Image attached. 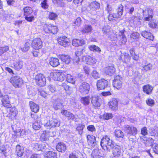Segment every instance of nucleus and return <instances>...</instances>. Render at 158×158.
<instances>
[{"label":"nucleus","instance_id":"nucleus-24","mask_svg":"<svg viewBox=\"0 0 158 158\" xmlns=\"http://www.w3.org/2000/svg\"><path fill=\"white\" fill-rule=\"evenodd\" d=\"M66 148L65 144L63 143H59L56 146V149L59 152H64L65 151Z\"/></svg>","mask_w":158,"mask_h":158},{"label":"nucleus","instance_id":"nucleus-16","mask_svg":"<svg viewBox=\"0 0 158 158\" xmlns=\"http://www.w3.org/2000/svg\"><path fill=\"white\" fill-rule=\"evenodd\" d=\"M118 101L116 98H113L109 102V108L112 110H116L118 108Z\"/></svg>","mask_w":158,"mask_h":158},{"label":"nucleus","instance_id":"nucleus-32","mask_svg":"<svg viewBox=\"0 0 158 158\" xmlns=\"http://www.w3.org/2000/svg\"><path fill=\"white\" fill-rule=\"evenodd\" d=\"M24 15L25 16L30 15L33 12L32 9L29 7H26L23 8Z\"/></svg>","mask_w":158,"mask_h":158},{"label":"nucleus","instance_id":"nucleus-3","mask_svg":"<svg viewBox=\"0 0 158 158\" xmlns=\"http://www.w3.org/2000/svg\"><path fill=\"white\" fill-rule=\"evenodd\" d=\"M124 130L127 135H130L129 137L130 140L135 139V135L137 134V129L135 127L130 125H125L124 126Z\"/></svg>","mask_w":158,"mask_h":158},{"label":"nucleus","instance_id":"nucleus-58","mask_svg":"<svg viewBox=\"0 0 158 158\" xmlns=\"http://www.w3.org/2000/svg\"><path fill=\"white\" fill-rule=\"evenodd\" d=\"M140 34L138 32H134L132 33L130 35V38L133 39H136L139 38Z\"/></svg>","mask_w":158,"mask_h":158},{"label":"nucleus","instance_id":"nucleus-34","mask_svg":"<svg viewBox=\"0 0 158 158\" xmlns=\"http://www.w3.org/2000/svg\"><path fill=\"white\" fill-rule=\"evenodd\" d=\"M45 156L47 158H57V155L56 153L52 151H49L46 153L45 155Z\"/></svg>","mask_w":158,"mask_h":158},{"label":"nucleus","instance_id":"nucleus-23","mask_svg":"<svg viewBox=\"0 0 158 158\" xmlns=\"http://www.w3.org/2000/svg\"><path fill=\"white\" fill-rule=\"evenodd\" d=\"M113 149V153L114 156L116 157L119 156L121 153V150L120 147L117 145H115L114 144V147Z\"/></svg>","mask_w":158,"mask_h":158},{"label":"nucleus","instance_id":"nucleus-30","mask_svg":"<svg viewBox=\"0 0 158 158\" xmlns=\"http://www.w3.org/2000/svg\"><path fill=\"white\" fill-rule=\"evenodd\" d=\"M30 44L28 42H26L24 44L21 46L20 49L23 52L27 51L30 48Z\"/></svg>","mask_w":158,"mask_h":158},{"label":"nucleus","instance_id":"nucleus-52","mask_svg":"<svg viewBox=\"0 0 158 158\" xmlns=\"http://www.w3.org/2000/svg\"><path fill=\"white\" fill-rule=\"evenodd\" d=\"M142 68L143 70L147 71L151 69H152V66L151 64L148 63L146 65L143 66Z\"/></svg>","mask_w":158,"mask_h":158},{"label":"nucleus","instance_id":"nucleus-39","mask_svg":"<svg viewBox=\"0 0 158 158\" xmlns=\"http://www.w3.org/2000/svg\"><path fill=\"white\" fill-rule=\"evenodd\" d=\"M149 27L152 28H158V20H153L151 21L148 24Z\"/></svg>","mask_w":158,"mask_h":158},{"label":"nucleus","instance_id":"nucleus-49","mask_svg":"<svg viewBox=\"0 0 158 158\" xmlns=\"http://www.w3.org/2000/svg\"><path fill=\"white\" fill-rule=\"evenodd\" d=\"M102 31L103 34L107 35L110 31V28L108 26H105L103 27Z\"/></svg>","mask_w":158,"mask_h":158},{"label":"nucleus","instance_id":"nucleus-15","mask_svg":"<svg viewBox=\"0 0 158 158\" xmlns=\"http://www.w3.org/2000/svg\"><path fill=\"white\" fill-rule=\"evenodd\" d=\"M82 60L83 61L88 64H94L96 62V60L95 58L89 56H83Z\"/></svg>","mask_w":158,"mask_h":158},{"label":"nucleus","instance_id":"nucleus-14","mask_svg":"<svg viewBox=\"0 0 158 158\" xmlns=\"http://www.w3.org/2000/svg\"><path fill=\"white\" fill-rule=\"evenodd\" d=\"M88 144L90 147H94L96 144L95 137L92 135H88L87 136Z\"/></svg>","mask_w":158,"mask_h":158},{"label":"nucleus","instance_id":"nucleus-55","mask_svg":"<svg viewBox=\"0 0 158 158\" xmlns=\"http://www.w3.org/2000/svg\"><path fill=\"white\" fill-rule=\"evenodd\" d=\"M146 102L148 105L151 106H152L155 104L154 100L151 98H148L146 100Z\"/></svg>","mask_w":158,"mask_h":158},{"label":"nucleus","instance_id":"nucleus-19","mask_svg":"<svg viewBox=\"0 0 158 158\" xmlns=\"http://www.w3.org/2000/svg\"><path fill=\"white\" fill-rule=\"evenodd\" d=\"M115 71V69L113 65L109 66L105 69V73L106 74L111 76Z\"/></svg>","mask_w":158,"mask_h":158},{"label":"nucleus","instance_id":"nucleus-63","mask_svg":"<svg viewBox=\"0 0 158 158\" xmlns=\"http://www.w3.org/2000/svg\"><path fill=\"white\" fill-rule=\"evenodd\" d=\"M84 51V49H82L80 51H78L75 52V55L77 57H79V56H81L82 55Z\"/></svg>","mask_w":158,"mask_h":158},{"label":"nucleus","instance_id":"nucleus-54","mask_svg":"<svg viewBox=\"0 0 158 158\" xmlns=\"http://www.w3.org/2000/svg\"><path fill=\"white\" fill-rule=\"evenodd\" d=\"M90 6L94 10L98 9L99 7V4L96 2H94L91 4Z\"/></svg>","mask_w":158,"mask_h":158},{"label":"nucleus","instance_id":"nucleus-56","mask_svg":"<svg viewBox=\"0 0 158 158\" xmlns=\"http://www.w3.org/2000/svg\"><path fill=\"white\" fill-rule=\"evenodd\" d=\"M57 15L54 13L50 12L49 14V18L51 20H54L56 19Z\"/></svg>","mask_w":158,"mask_h":158},{"label":"nucleus","instance_id":"nucleus-17","mask_svg":"<svg viewBox=\"0 0 158 158\" xmlns=\"http://www.w3.org/2000/svg\"><path fill=\"white\" fill-rule=\"evenodd\" d=\"M2 102L3 105L7 108H10L11 105L10 104V101L8 95H5L2 99Z\"/></svg>","mask_w":158,"mask_h":158},{"label":"nucleus","instance_id":"nucleus-53","mask_svg":"<svg viewBox=\"0 0 158 158\" xmlns=\"http://www.w3.org/2000/svg\"><path fill=\"white\" fill-rule=\"evenodd\" d=\"M9 49V47L6 46L3 47H0V56Z\"/></svg>","mask_w":158,"mask_h":158},{"label":"nucleus","instance_id":"nucleus-64","mask_svg":"<svg viewBox=\"0 0 158 158\" xmlns=\"http://www.w3.org/2000/svg\"><path fill=\"white\" fill-rule=\"evenodd\" d=\"M25 19L26 20L29 22H32L34 19V17L33 16H25Z\"/></svg>","mask_w":158,"mask_h":158},{"label":"nucleus","instance_id":"nucleus-62","mask_svg":"<svg viewBox=\"0 0 158 158\" xmlns=\"http://www.w3.org/2000/svg\"><path fill=\"white\" fill-rule=\"evenodd\" d=\"M141 133L143 135H146L148 134V130L147 127H145L141 129Z\"/></svg>","mask_w":158,"mask_h":158},{"label":"nucleus","instance_id":"nucleus-22","mask_svg":"<svg viewBox=\"0 0 158 158\" xmlns=\"http://www.w3.org/2000/svg\"><path fill=\"white\" fill-rule=\"evenodd\" d=\"M141 35L144 38L153 40L154 39V36L149 32L144 31L141 32Z\"/></svg>","mask_w":158,"mask_h":158},{"label":"nucleus","instance_id":"nucleus-48","mask_svg":"<svg viewBox=\"0 0 158 158\" xmlns=\"http://www.w3.org/2000/svg\"><path fill=\"white\" fill-rule=\"evenodd\" d=\"M85 125L82 124L79 125L76 128V130L78 131V133L81 135L82 134L83 131V129L85 127Z\"/></svg>","mask_w":158,"mask_h":158},{"label":"nucleus","instance_id":"nucleus-59","mask_svg":"<svg viewBox=\"0 0 158 158\" xmlns=\"http://www.w3.org/2000/svg\"><path fill=\"white\" fill-rule=\"evenodd\" d=\"M58 74L59 76L58 77V78L57 81H63L65 78V76L64 74L63 73L59 72V73Z\"/></svg>","mask_w":158,"mask_h":158},{"label":"nucleus","instance_id":"nucleus-20","mask_svg":"<svg viewBox=\"0 0 158 158\" xmlns=\"http://www.w3.org/2000/svg\"><path fill=\"white\" fill-rule=\"evenodd\" d=\"M102 150L98 148L95 149L92 153L93 158H101Z\"/></svg>","mask_w":158,"mask_h":158},{"label":"nucleus","instance_id":"nucleus-9","mask_svg":"<svg viewBox=\"0 0 158 158\" xmlns=\"http://www.w3.org/2000/svg\"><path fill=\"white\" fill-rule=\"evenodd\" d=\"M122 78L119 76L115 77L113 83L114 87L118 89H120L122 85Z\"/></svg>","mask_w":158,"mask_h":158},{"label":"nucleus","instance_id":"nucleus-25","mask_svg":"<svg viewBox=\"0 0 158 158\" xmlns=\"http://www.w3.org/2000/svg\"><path fill=\"white\" fill-rule=\"evenodd\" d=\"M85 44V42L83 40L77 39H73L72 41L73 45L75 47L81 46Z\"/></svg>","mask_w":158,"mask_h":158},{"label":"nucleus","instance_id":"nucleus-60","mask_svg":"<svg viewBox=\"0 0 158 158\" xmlns=\"http://www.w3.org/2000/svg\"><path fill=\"white\" fill-rule=\"evenodd\" d=\"M130 53L133 58L135 60H138L139 59V56L136 55H135L134 51L132 50H130Z\"/></svg>","mask_w":158,"mask_h":158},{"label":"nucleus","instance_id":"nucleus-13","mask_svg":"<svg viewBox=\"0 0 158 158\" xmlns=\"http://www.w3.org/2000/svg\"><path fill=\"white\" fill-rule=\"evenodd\" d=\"M42 46V42L39 38H37L34 40L32 43V46L35 50L40 49Z\"/></svg>","mask_w":158,"mask_h":158},{"label":"nucleus","instance_id":"nucleus-37","mask_svg":"<svg viewBox=\"0 0 158 158\" xmlns=\"http://www.w3.org/2000/svg\"><path fill=\"white\" fill-rule=\"evenodd\" d=\"M53 107L56 110L62 108L63 107L62 104L59 101H56L53 104Z\"/></svg>","mask_w":158,"mask_h":158},{"label":"nucleus","instance_id":"nucleus-1","mask_svg":"<svg viewBox=\"0 0 158 158\" xmlns=\"http://www.w3.org/2000/svg\"><path fill=\"white\" fill-rule=\"evenodd\" d=\"M42 122L44 124V126L48 128L58 127L60 124L59 120L56 118H53L52 117H49L48 116L44 118L42 120Z\"/></svg>","mask_w":158,"mask_h":158},{"label":"nucleus","instance_id":"nucleus-57","mask_svg":"<svg viewBox=\"0 0 158 158\" xmlns=\"http://www.w3.org/2000/svg\"><path fill=\"white\" fill-rule=\"evenodd\" d=\"M112 117V114L111 113H105L103 114V118L106 120H108L111 118Z\"/></svg>","mask_w":158,"mask_h":158},{"label":"nucleus","instance_id":"nucleus-6","mask_svg":"<svg viewBox=\"0 0 158 158\" xmlns=\"http://www.w3.org/2000/svg\"><path fill=\"white\" fill-rule=\"evenodd\" d=\"M10 81L15 88L20 87L23 84L22 79L17 76L11 77L10 80Z\"/></svg>","mask_w":158,"mask_h":158},{"label":"nucleus","instance_id":"nucleus-2","mask_svg":"<svg viewBox=\"0 0 158 158\" xmlns=\"http://www.w3.org/2000/svg\"><path fill=\"white\" fill-rule=\"evenodd\" d=\"M114 144L112 140L107 135L104 136L101 142V145L102 149L107 151H110L111 148H113Z\"/></svg>","mask_w":158,"mask_h":158},{"label":"nucleus","instance_id":"nucleus-45","mask_svg":"<svg viewBox=\"0 0 158 158\" xmlns=\"http://www.w3.org/2000/svg\"><path fill=\"white\" fill-rule=\"evenodd\" d=\"M59 72H53L50 73V77L55 81L58 80V77Z\"/></svg>","mask_w":158,"mask_h":158},{"label":"nucleus","instance_id":"nucleus-10","mask_svg":"<svg viewBox=\"0 0 158 158\" xmlns=\"http://www.w3.org/2000/svg\"><path fill=\"white\" fill-rule=\"evenodd\" d=\"M102 99L97 95H94L92 97L91 102L95 108H98L101 106Z\"/></svg>","mask_w":158,"mask_h":158},{"label":"nucleus","instance_id":"nucleus-44","mask_svg":"<svg viewBox=\"0 0 158 158\" xmlns=\"http://www.w3.org/2000/svg\"><path fill=\"white\" fill-rule=\"evenodd\" d=\"M66 79L68 82L73 84L75 81V78H74L70 74L67 75Z\"/></svg>","mask_w":158,"mask_h":158},{"label":"nucleus","instance_id":"nucleus-27","mask_svg":"<svg viewBox=\"0 0 158 158\" xmlns=\"http://www.w3.org/2000/svg\"><path fill=\"white\" fill-rule=\"evenodd\" d=\"M50 136V132L49 131H44L41 135L40 139L41 140H48Z\"/></svg>","mask_w":158,"mask_h":158},{"label":"nucleus","instance_id":"nucleus-35","mask_svg":"<svg viewBox=\"0 0 158 158\" xmlns=\"http://www.w3.org/2000/svg\"><path fill=\"white\" fill-rule=\"evenodd\" d=\"M92 30V28L91 26L86 25L82 30L81 31L83 33H88L91 32Z\"/></svg>","mask_w":158,"mask_h":158},{"label":"nucleus","instance_id":"nucleus-38","mask_svg":"<svg viewBox=\"0 0 158 158\" xmlns=\"http://www.w3.org/2000/svg\"><path fill=\"white\" fill-rule=\"evenodd\" d=\"M88 48L91 51H95L99 52L101 51L100 48L95 45H89V46Z\"/></svg>","mask_w":158,"mask_h":158},{"label":"nucleus","instance_id":"nucleus-61","mask_svg":"<svg viewBox=\"0 0 158 158\" xmlns=\"http://www.w3.org/2000/svg\"><path fill=\"white\" fill-rule=\"evenodd\" d=\"M152 147L154 152L158 154V144L154 143L152 145Z\"/></svg>","mask_w":158,"mask_h":158},{"label":"nucleus","instance_id":"nucleus-18","mask_svg":"<svg viewBox=\"0 0 158 158\" xmlns=\"http://www.w3.org/2000/svg\"><path fill=\"white\" fill-rule=\"evenodd\" d=\"M69 39L65 36L60 37L58 38V42L60 45L64 47H66L68 45Z\"/></svg>","mask_w":158,"mask_h":158},{"label":"nucleus","instance_id":"nucleus-31","mask_svg":"<svg viewBox=\"0 0 158 158\" xmlns=\"http://www.w3.org/2000/svg\"><path fill=\"white\" fill-rule=\"evenodd\" d=\"M16 153L18 156L20 157L23 155L24 153L23 149V147L19 145H18L16 146Z\"/></svg>","mask_w":158,"mask_h":158},{"label":"nucleus","instance_id":"nucleus-47","mask_svg":"<svg viewBox=\"0 0 158 158\" xmlns=\"http://www.w3.org/2000/svg\"><path fill=\"white\" fill-rule=\"evenodd\" d=\"M123 6L122 4L119 5L118 8V17L121 16L123 14Z\"/></svg>","mask_w":158,"mask_h":158},{"label":"nucleus","instance_id":"nucleus-51","mask_svg":"<svg viewBox=\"0 0 158 158\" xmlns=\"http://www.w3.org/2000/svg\"><path fill=\"white\" fill-rule=\"evenodd\" d=\"M92 77L95 79L100 78V75L96 70H93L91 73Z\"/></svg>","mask_w":158,"mask_h":158},{"label":"nucleus","instance_id":"nucleus-36","mask_svg":"<svg viewBox=\"0 0 158 158\" xmlns=\"http://www.w3.org/2000/svg\"><path fill=\"white\" fill-rule=\"evenodd\" d=\"M121 57L123 61L125 63H127L131 59V57L127 53H124L123 55Z\"/></svg>","mask_w":158,"mask_h":158},{"label":"nucleus","instance_id":"nucleus-43","mask_svg":"<svg viewBox=\"0 0 158 158\" xmlns=\"http://www.w3.org/2000/svg\"><path fill=\"white\" fill-rule=\"evenodd\" d=\"M115 135L118 138H123L124 136L123 133L120 130H116L115 131Z\"/></svg>","mask_w":158,"mask_h":158},{"label":"nucleus","instance_id":"nucleus-7","mask_svg":"<svg viewBox=\"0 0 158 158\" xmlns=\"http://www.w3.org/2000/svg\"><path fill=\"white\" fill-rule=\"evenodd\" d=\"M89 84L85 82L82 83L80 85L79 91L82 94L85 95L89 93L90 90Z\"/></svg>","mask_w":158,"mask_h":158},{"label":"nucleus","instance_id":"nucleus-26","mask_svg":"<svg viewBox=\"0 0 158 158\" xmlns=\"http://www.w3.org/2000/svg\"><path fill=\"white\" fill-rule=\"evenodd\" d=\"M29 104L31 109L33 112L35 113L38 112L39 108L37 104L32 102H30Z\"/></svg>","mask_w":158,"mask_h":158},{"label":"nucleus","instance_id":"nucleus-4","mask_svg":"<svg viewBox=\"0 0 158 158\" xmlns=\"http://www.w3.org/2000/svg\"><path fill=\"white\" fill-rule=\"evenodd\" d=\"M143 19L144 21H150L153 18V10L152 9L148 7L142 11Z\"/></svg>","mask_w":158,"mask_h":158},{"label":"nucleus","instance_id":"nucleus-33","mask_svg":"<svg viewBox=\"0 0 158 158\" xmlns=\"http://www.w3.org/2000/svg\"><path fill=\"white\" fill-rule=\"evenodd\" d=\"M23 63L21 61H19L14 64V68L17 70H19L23 67Z\"/></svg>","mask_w":158,"mask_h":158},{"label":"nucleus","instance_id":"nucleus-11","mask_svg":"<svg viewBox=\"0 0 158 158\" xmlns=\"http://www.w3.org/2000/svg\"><path fill=\"white\" fill-rule=\"evenodd\" d=\"M34 150L37 151H42L46 148V144L44 143H35L32 144Z\"/></svg>","mask_w":158,"mask_h":158},{"label":"nucleus","instance_id":"nucleus-41","mask_svg":"<svg viewBox=\"0 0 158 158\" xmlns=\"http://www.w3.org/2000/svg\"><path fill=\"white\" fill-rule=\"evenodd\" d=\"M81 100L82 103L84 105H88L89 103V97L87 96L82 98Z\"/></svg>","mask_w":158,"mask_h":158},{"label":"nucleus","instance_id":"nucleus-8","mask_svg":"<svg viewBox=\"0 0 158 158\" xmlns=\"http://www.w3.org/2000/svg\"><path fill=\"white\" fill-rule=\"evenodd\" d=\"M36 84L39 86H43L46 84V80L44 76L42 74H39L35 77Z\"/></svg>","mask_w":158,"mask_h":158},{"label":"nucleus","instance_id":"nucleus-5","mask_svg":"<svg viewBox=\"0 0 158 158\" xmlns=\"http://www.w3.org/2000/svg\"><path fill=\"white\" fill-rule=\"evenodd\" d=\"M43 29L46 33H52L53 34H56L58 31V27L53 24H44L43 26Z\"/></svg>","mask_w":158,"mask_h":158},{"label":"nucleus","instance_id":"nucleus-21","mask_svg":"<svg viewBox=\"0 0 158 158\" xmlns=\"http://www.w3.org/2000/svg\"><path fill=\"white\" fill-rule=\"evenodd\" d=\"M153 88L152 85L149 84L145 85L143 87V92L147 94H150L152 93Z\"/></svg>","mask_w":158,"mask_h":158},{"label":"nucleus","instance_id":"nucleus-28","mask_svg":"<svg viewBox=\"0 0 158 158\" xmlns=\"http://www.w3.org/2000/svg\"><path fill=\"white\" fill-rule=\"evenodd\" d=\"M49 64L53 67H56L59 64V60L57 58H52L50 60Z\"/></svg>","mask_w":158,"mask_h":158},{"label":"nucleus","instance_id":"nucleus-12","mask_svg":"<svg viewBox=\"0 0 158 158\" xmlns=\"http://www.w3.org/2000/svg\"><path fill=\"white\" fill-rule=\"evenodd\" d=\"M108 85V81L104 79H101L98 81L97 83V89L98 90L103 89L107 87Z\"/></svg>","mask_w":158,"mask_h":158},{"label":"nucleus","instance_id":"nucleus-29","mask_svg":"<svg viewBox=\"0 0 158 158\" xmlns=\"http://www.w3.org/2000/svg\"><path fill=\"white\" fill-rule=\"evenodd\" d=\"M60 57L62 61L67 64H69L71 61V59L70 56L68 55H62Z\"/></svg>","mask_w":158,"mask_h":158},{"label":"nucleus","instance_id":"nucleus-50","mask_svg":"<svg viewBox=\"0 0 158 158\" xmlns=\"http://www.w3.org/2000/svg\"><path fill=\"white\" fill-rule=\"evenodd\" d=\"M52 2L55 4H57L60 6H64V3L62 0H52Z\"/></svg>","mask_w":158,"mask_h":158},{"label":"nucleus","instance_id":"nucleus-42","mask_svg":"<svg viewBox=\"0 0 158 158\" xmlns=\"http://www.w3.org/2000/svg\"><path fill=\"white\" fill-rule=\"evenodd\" d=\"M33 128L35 130H39L41 127L40 122L35 121L33 124Z\"/></svg>","mask_w":158,"mask_h":158},{"label":"nucleus","instance_id":"nucleus-46","mask_svg":"<svg viewBox=\"0 0 158 158\" xmlns=\"http://www.w3.org/2000/svg\"><path fill=\"white\" fill-rule=\"evenodd\" d=\"M154 141V140L151 138H147L146 141L144 142L145 145L147 146H151L153 144L152 143Z\"/></svg>","mask_w":158,"mask_h":158},{"label":"nucleus","instance_id":"nucleus-40","mask_svg":"<svg viewBox=\"0 0 158 158\" xmlns=\"http://www.w3.org/2000/svg\"><path fill=\"white\" fill-rule=\"evenodd\" d=\"M26 132L25 130L19 129L16 131V135L18 136H23L26 135Z\"/></svg>","mask_w":158,"mask_h":158}]
</instances>
